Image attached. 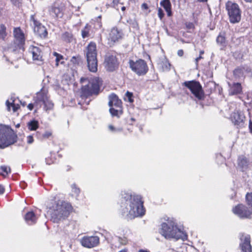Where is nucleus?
I'll return each instance as SVG.
<instances>
[{"mask_svg":"<svg viewBox=\"0 0 252 252\" xmlns=\"http://www.w3.org/2000/svg\"><path fill=\"white\" fill-rule=\"evenodd\" d=\"M177 54L179 56L182 57L183 56L184 51L183 50H179L178 51Z\"/></svg>","mask_w":252,"mask_h":252,"instance_id":"obj_47","label":"nucleus"},{"mask_svg":"<svg viewBox=\"0 0 252 252\" xmlns=\"http://www.w3.org/2000/svg\"><path fill=\"white\" fill-rule=\"evenodd\" d=\"M71 208L69 204L65 202L56 203L55 206H53V211L51 214V220L56 223L64 220L69 215Z\"/></svg>","mask_w":252,"mask_h":252,"instance_id":"obj_4","label":"nucleus"},{"mask_svg":"<svg viewBox=\"0 0 252 252\" xmlns=\"http://www.w3.org/2000/svg\"><path fill=\"white\" fill-rule=\"evenodd\" d=\"M50 12L52 14H54L57 18H62L63 15V7H53L51 8Z\"/></svg>","mask_w":252,"mask_h":252,"instance_id":"obj_25","label":"nucleus"},{"mask_svg":"<svg viewBox=\"0 0 252 252\" xmlns=\"http://www.w3.org/2000/svg\"><path fill=\"white\" fill-rule=\"evenodd\" d=\"M80 82L82 84L87 83L83 85L81 88L82 98H87L92 95H97L100 91V81L98 78H94L91 81L88 78L82 77L80 79Z\"/></svg>","mask_w":252,"mask_h":252,"instance_id":"obj_3","label":"nucleus"},{"mask_svg":"<svg viewBox=\"0 0 252 252\" xmlns=\"http://www.w3.org/2000/svg\"><path fill=\"white\" fill-rule=\"evenodd\" d=\"M200 2H206L207 0H198Z\"/></svg>","mask_w":252,"mask_h":252,"instance_id":"obj_60","label":"nucleus"},{"mask_svg":"<svg viewBox=\"0 0 252 252\" xmlns=\"http://www.w3.org/2000/svg\"><path fill=\"white\" fill-rule=\"evenodd\" d=\"M121 196V211L123 216L132 219L144 215L145 210L140 196L126 192H122Z\"/></svg>","mask_w":252,"mask_h":252,"instance_id":"obj_1","label":"nucleus"},{"mask_svg":"<svg viewBox=\"0 0 252 252\" xmlns=\"http://www.w3.org/2000/svg\"><path fill=\"white\" fill-rule=\"evenodd\" d=\"M109 128L110 130H111L112 131H114L115 129V127L112 125L109 126Z\"/></svg>","mask_w":252,"mask_h":252,"instance_id":"obj_54","label":"nucleus"},{"mask_svg":"<svg viewBox=\"0 0 252 252\" xmlns=\"http://www.w3.org/2000/svg\"><path fill=\"white\" fill-rule=\"evenodd\" d=\"M121 9L123 11H124L126 10V7L124 6H121Z\"/></svg>","mask_w":252,"mask_h":252,"instance_id":"obj_57","label":"nucleus"},{"mask_svg":"<svg viewBox=\"0 0 252 252\" xmlns=\"http://www.w3.org/2000/svg\"><path fill=\"white\" fill-rule=\"evenodd\" d=\"M20 103H21V105H23V106H25L26 105V102L25 101H24V102L20 101Z\"/></svg>","mask_w":252,"mask_h":252,"instance_id":"obj_56","label":"nucleus"},{"mask_svg":"<svg viewBox=\"0 0 252 252\" xmlns=\"http://www.w3.org/2000/svg\"><path fill=\"white\" fill-rule=\"evenodd\" d=\"M249 129L250 132L252 133V122H251V121H250L249 123Z\"/></svg>","mask_w":252,"mask_h":252,"instance_id":"obj_52","label":"nucleus"},{"mask_svg":"<svg viewBox=\"0 0 252 252\" xmlns=\"http://www.w3.org/2000/svg\"><path fill=\"white\" fill-rule=\"evenodd\" d=\"M6 105L7 106V109L8 111H10V107H12L13 111L14 112H16L18 109L19 108L18 106H16L14 103V101L10 103L8 100L6 101Z\"/></svg>","mask_w":252,"mask_h":252,"instance_id":"obj_29","label":"nucleus"},{"mask_svg":"<svg viewBox=\"0 0 252 252\" xmlns=\"http://www.w3.org/2000/svg\"><path fill=\"white\" fill-rule=\"evenodd\" d=\"M99 242V239L97 236H84L80 240L82 245L88 248L96 246Z\"/></svg>","mask_w":252,"mask_h":252,"instance_id":"obj_15","label":"nucleus"},{"mask_svg":"<svg viewBox=\"0 0 252 252\" xmlns=\"http://www.w3.org/2000/svg\"><path fill=\"white\" fill-rule=\"evenodd\" d=\"M141 7L143 9H147L148 8V5L145 3H144L142 4Z\"/></svg>","mask_w":252,"mask_h":252,"instance_id":"obj_49","label":"nucleus"},{"mask_svg":"<svg viewBox=\"0 0 252 252\" xmlns=\"http://www.w3.org/2000/svg\"><path fill=\"white\" fill-rule=\"evenodd\" d=\"M233 212L242 219L250 218L252 212L247 206L239 204L233 209Z\"/></svg>","mask_w":252,"mask_h":252,"instance_id":"obj_14","label":"nucleus"},{"mask_svg":"<svg viewBox=\"0 0 252 252\" xmlns=\"http://www.w3.org/2000/svg\"><path fill=\"white\" fill-rule=\"evenodd\" d=\"M28 126L30 130H35L38 127V121L33 120L28 123Z\"/></svg>","mask_w":252,"mask_h":252,"instance_id":"obj_27","label":"nucleus"},{"mask_svg":"<svg viewBox=\"0 0 252 252\" xmlns=\"http://www.w3.org/2000/svg\"><path fill=\"white\" fill-rule=\"evenodd\" d=\"M200 55L201 56V55L203 54L204 53V52L203 50H200L199 52Z\"/></svg>","mask_w":252,"mask_h":252,"instance_id":"obj_59","label":"nucleus"},{"mask_svg":"<svg viewBox=\"0 0 252 252\" xmlns=\"http://www.w3.org/2000/svg\"><path fill=\"white\" fill-rule=\"evenodd\" d=\"M0 169L3 172H5L6 174H8L11 171L10 168L6 166H1Z\"/></svg>","mask_w":252,"mask_h":252,"instance_id":"obj_40","label":"nucleus"},{"mask_svg":"<svg viewBox=\"0 0 252 252\" xmlns=\"http://www.w3.org/2000/svg\"><path fill=\"white\" fill-rule=\"evenodd\" d=\"M186 27L188 29H193L194 28V25L191 22H187L185 24Z\"/></svg>","mask_w":252,"mask_h":252,"instance_id":"obj_43","label":"nucleus"},{"mask_svg":"<svg viewBox=\"0 0 252 252\" xmlns=\"http://www.w3.org/2000/svg\"><path fill=\"white\" fill-rule=\"evenodd\" d=\"M216 41L218 44H220V45L224 46L226 44V40L224 34H222L220 33L217 37Z\"/></svg>","mask_w":252,"mask_h":252,"instance_id":"obj_28","label":"nucleus"},{"mask_svg":"<svg viewBox=\"0 0 252 252\" xmlns=\"http://www.w3.org/2000/svg\"><path fill=\"white\" fill-rule=\"evenodd\" d=\"M4 187L0 185V194H3L4 193Z\"/></svg>","mask_w":252,"mask_h":252,"instance_id":"obj_50","label":"nucleus"},{"mask_svg":"<svg viewBox=\"0 0 252 252\" xmlns=\"http://www.w3.org/2000/svg\"><path fill=\"white\" fill-rule=\"evenodd\" d=\"M63 63H64V62H63V61H62V62H61V63H62V64H63Z\"/></svg>","mask_w":252,"mask_h":252,"instance_id":"obj_63","label":"nucleus"},{"mask_svg":"<svg viewBox=\"0 0 252 252\" xmlns=\"http://www.w3.org/2000/svg\"><path fill=\"white\" fill-rule=\"evenodd\" d=\"M184 85L188 88L194 96L198 99H202L204 97V93L200 83L194 80L186 81Z\"/></svg>","mask_w":252,"mask_h":252,"instance_id":"obj_10","label":"nucleus"},{"mask_svg":"<svg viewBox=\"0 0 252 252\" xmlns=\"http://www.w3.org/2000/svg\"><path fill=\"white\" fill-rule=\"evenodd\" d=\"M37 219V217L33 212H29L25 216V220L29 224L35 223Z\"/></svg>","mask_w":252,"mask_h":252,"instance_id":"obj_22","label":"nucleus"},{"mask_svg":"<svg viewBox=\"0 0 252 252\" xmlns=\"http://www.w3.org/2000/svg\"><path fill=\"white\" fill-rule=\"evenodd\" d=\"M28 141L27 142L29 144H32L33 142V138L32 135H29L27 137Z\"/></svg>","mask_w":252,"mask_h":252,"instance_id":"obj_45","label":"nucleus"},{"mask_svg":"<svg viewBox=\"0 0 252 252\" xmlns=\"http://www.w3.org/2000/svg\"><path fill=\"white\" fill-rule=\"evenodd\" d=\"M119 252H127L126 250L124 249V250H123L120 251Z\"/></svg>","mask_w":252,"mask_h":252,"instance_id":"obj_61","label":"nucleus"},{"mask_svg":"<svg viewBox=\"0 0 252 252\" xmlns=\"http://www.w3.org/2000/svg\"><path fill=\"white\" fill-rule=\"evenodd\" d=\"M158 66L162 71H167L170 69L171 64L167 59L164 58L158 63Z\"/></svg>","mask_w":252,"mask_h":252,"instance_id":"obj_26","label":"nucleus"},{"mask_svg":"<svg viewBox=\"0 0 252 252\" xmlns=\"http://www.w3.org/2000/svg\"><path fill=\"white\" fill-rule=\"evenodd\" d=\"M17 135L11 129L0 126V149H4L16 142Z\"/></svg>","mask_w":252,"mask_h":252,"instance_id":"obj_6","label":"nucleus"},{"mask_svg":"<svg viewBox=\"0 0 252 252\" xmlns=\"http://www.w3.org/2000/svg\"><path fill=\"white\" fill-rule=\"evenodd\" d=\"M249 160L244 156H240L238 158V168L241 171H245L248 169L249 167Z\"/></svg>","mask_w":252,"mask_h":252,"instance_id":"obj_16","label":"nucleus"},{"mask_svg":"<svg viewBox=\"0 0 252 252\" xmlns=\"http://www.w3.org/2000/svg\"><path fill=\"white\" fill-rule=\"evenodd\" d=\"M15 39L12 51L13 53L19 52L24 50L23 46L25 44L24 34L20 28H15L13 32Z\"/></svg>","mask_w":252,"mask_h":252,"instance_id":"obj_7","label":"nucleus"},{"mask_svg":"<svg viewBox=\"0 0 252 252\" xmlns=\"http://www.w3.org/2000/svg\"><path fill=\"white\" fill-rule=\"evenodd\" d=\"M43 103L46 111L52 109L54 106L53 103L48 98Z\"/></svg>","mask_w":252,"mask_h":252,"instance_id":"obj_32","label":"nucleus"},{"mask_svg":"<svg viewBox=\"0 0 252 252\" xmlns=\"http://www.w3.org/2000/svg\"><path fill=\"white\" fill-rule=\"evenodd\" d=\"M29 52L32 55V59L34 61L42 60V52L39 47L31 45L29 48Z\"/></svg>","mask_w":252,"mask_h":252,"instance_id":"obj_17","label":"nucleus"},{"mask_svg":"<svg viewBox=\"0 0 252 252\" xmlns=\"http://www.w3.org/2000/svg\"><path fill=\"white\" fill-rule=\"evenodd\" d=\"M106 69L108 71H113L118 67V62L116 57L111 54H107L104 63Z\"/></svg>","mask_w":252,"mask_h":252,"instance_id":"obj_13","label":"nucleus"},{"mask_svg":"<svg viewBox=\"0 0 252 252\" xmlns=\"http://www.w3.org/2000/svg\"><path fill=\"white\" fill-rule=\"evenodd\" d=\"M53 55L56 57V64L57 66L59 65V62L63 59V56L57 52H54Z\"/></svg>","mask_w":252,"mask_h":252,"instance_id":"obj_35","label":"nucleus"},{"mask_svg":"<svg viewBox=\"0 0 252 252\" xmlns=\"http://www.w3.org/2000/svg\"><path fill=\"white\" fill-rule=\"evenodd\" d=\"M160 5L165 9L168 16L170 17L172 15L171 4L169 0H162L160 2Z\"/></svg>","mask_w":252,"mask_h":252,"instance_id":"obj_24","label":"nucleus"},{"mask_svg":"<svg viewBox=\"0 0 252 252\" xmlns=\"http://www.w3.org/2000/svg\"><path fill=\"white\" fill-rule=\"evenodd\" d=\"M45 161L46 164L48 165H50L53 162V160L50 158H46Z\"/></svg>","mask_w":252,"mask_h":252,"instance_id":"obj_46","label":"nucleus"},{"mask_svg":"<svg viewBox=\"0 0 252 252\" xmlns=\"http://www.w3.org/2000/svg\"><path fill=\"white\" fill-rule=\"evenodd\" d=\"M26 186V185L25 182H23L20 184V186L23 189H24L25 188Z\"/></svg>","mask_w":252,"mask_h":252,"instance_id":"obj_53","label":"nucleus"},{"mask_svg":"<svg viewBox=\"0 0 252 252\" xmlns=\"http://www.w3.org/2000/svg\"><path fill=\"white\" fill-rule=\"evenodd\" d=\"M52 134V133L50 131H46L43 134V137L44 138H48Z\"/></svg>","mask_w":252,"mask_h":252,"instance_id":"obj_44","label":"nucleus"},{"mask_svg":"<svg viewBox=\"0 0 252 252\" xmlns=\"http://www.w3.org/2000/svg\"><path fill=\"white\" fill-rule=\"evenodd\" d=\"M48 98L46 94L43 93H38L37 94L36 100L43 103Z\"/></svg>","mask_w":252,"mask_h":252,"instance_id":"obj_33","label":"nucleus"},{"mask_svg":"<svg viewBox=\"0 0 252 252\" xmlns=\"http://www.w3.org/2000/svg\"><path fill=\"white\" fill-rule=\"evenodd\" d=\"M31 25L33 27L34 33L41 38H46L48 35V32L45 27L43 26L34 17V15L30 17Z\"/></svg>","mask_w":252,"mask_h":252,"instance_id":"obj_11","label":"nucleus"},{"mask_svg":"<svg viewBox=\"0 0 252 252\" xmlns=\"http://www.w3.org/2000/svg\"><path fill=\"white\" fill-rule=\"evenodd\" d=\"M246 198L248 204L252 207V193H248L246 194Z\"/></svg>","mask_w":252,"mask_h":252,"instance_id":"obj_38","label":"nucleus"},{"mask_svg":"<svg viewBox=\"0 0 252 252\" xmlns=\"http://www.w3.org/2000/svg\"><path fill=\"white\" fill-rule=\"evenodd\" d=\"M242 88L240 83H236L233 84L230 87L229 94L231 95L239 94L242 92Z\"/></svg>","mask_w":252,"mask_h":252,"instance_id":"obj_23","label":"nucleus"},{"mask_svg":"<svg viewBox=\"0 0 252 252\" xmlns=\"http://www.w3.org/2000/svg\"><path fill=\"white\" fill-rule=\"evenodd\" d=\"M28 108H29V110H32L33 108V104H32V103H30L28 105Z\"/></svg>","mask_w":252,"mask_h":252,"instance_id":"obj_51","label":"nucleus"},{"mask_svg":"<svg viewBox=\"0 0 252 252\" xmlns=\"http://www.w3.org/2000/svg\"><path fill=\"white\" fill-rule=\"evenodd\" d=\"M62 38L64 41L70 42L72 38V34L68 32H65L63 34Z\"/></svg>","mask_w":252,"mask_h":252,"instance_id":"obj_31","label":"nucleus"},{"mask_svg":"<svg viewBox=\"0 0 252 252\" xmlns=\"http://www.w3.org/2000/svg\"><path fill=\"white\" fill-rule=\"evenodd\" d=\"M138 252H149L146 250H139Z\"/></svg>","mask_w":252,"mask_h":252,"instance_id":"obj_58","label":"nucleus"},{"mask_svg":"<svg viewBox=\"0 0 252 252\" xmlns=\"http://www.w3.org/2000/svg\"><path fill=\"white\" fill-rule=\"evenodd\" d=\"M82 36L83 38H85L89 36V30L88 25L82 30Z\"/></svg>","mask_w":252,"mask_h":252,"instance_id":"obj_36","label":"nucleus"},{"mask_svg":"<svg viewBox=\"0 0 252 252\" xmlns=\"http://www.w3.org/2000/svg\"><path fill=\"white\" fill-rule=\"evenodd\" d=\"M122 37V33L118 31L117 28L112 29L109 36V39L113 42H115Z\"/></svg>","mask_w":252,"mask_h":252,"instance_id":"obj_21","label":"nucleus"},{"mask_svg":"<svg viewBox=\"0 0 252 252\" xmlns=\"http://www.w3.org/2000/svg\"><path fill=\"white\" fill-rule=\"evenodd\" d=\"M231 121L235 125L240 126L244 123V116L239 112H235L231 114Z\"/></svg>","mask_w":252,"mask_h":252,"instance_id":"obj_19","label":"nucleus"},{"mask_svg":"<svg viewBox=\"0 0 252 252\" xmlns=\"http://www.w3.org/2000/svg\"><path fill=\"white\" fill-rule=\"evenodd\" d=\"M202 58H203L202 57V56H201V55H200L198 57H197V58H196L195 59V63H196V65H198V61H199L200 59H202Z\"/></svg>","mask_w":252,"mask_h":252,"instance_id":"obj_48","label":"nucleus"},{"mask_svg":"<svg viewBox=\"0 0 252 252\" xmlns=\"http://www.w3.org/2000/svg\"><path fill=\"white\" fill-rule=\"evenodd\" d=\"M160 234L166 239H184L186 235L178 228L174 221L168 219L166 222L162 223L160 230Z\"/></svg>","mask_w":252,"mask_h":252,"instance_id":"obj_2","label":"nucleus"},{"mask_svg":"<svg viewBox=\"0 0 252 252\" xmlns=\"http://www.w3.org/2000/svg\"><path fill=\"white\" fill-rule=\"evenodd\" d=\"M129 64L131 70L139 76L145 75L149 70L146 62L142 59L135 62L130 60Z\"/></svg>","mask_w":252,"mask_h":252,"instance_id":"obj_8","label":"nucleus"},{"mask_svg":"<svg viewBox=\"0 0 252 252\" xmlns=\"http://www.w3.org/2000/svg\"><path fill=\"white\" fill-rule=\"evenodd\" d=\"M249 71H250V69L249 68L245 67L244 66H239L234 70L233 76L236 80H238L244 77V73L245 72Z\"/></svg>","mask_w":252,"mask_h":252,"instance_id":"obj_20","label":"nucleus"},{"mask_svg":"<svg viewBox=\"0 0 252 252\" xmlns=\"http://www.w3.org/2000/svg\"><path fill=\"white\" fill-rule=\"evenodd\" d=\"M239 239L240 240L239 247L241 252H252L251 237L250 235L241 233L239 234Z\"/></svg>","mask_w":252,"mask_h":252,"instance_id":"obj_12","label":"nucleus"},{"mask_svg":"<svg viewBox=\"0 0 252 252\" xmlns=\"http://www.w3.org/2000/svg\"><path fill=\"white\" fill-rule=\"evenodd\" d=\"M86 56L89 70L92 72L97 70L96 47L95 43L91 42L87 46Z\"/></svg>","mask_w":252,"mask_h":252,"instance_id":"obj_5","label":"nucleus"},{"mask_svg":"<svg viewBox=\"0 0 252 252\" xmlns=\"http://www.w3.org/2000/svg\"><path fill=\"white\" fill-rule=\"evenodd\" d=\"M226 7L230 22L232 23H238L241 20V12L238 4L229 1L226 4Z\"/></svg>","mask_w":252,"mask_h":252,"instance_id":"obj_9","label":"nucleus"},{"mask_svg":"<svg viewBox=\"0 0 252 252\" xmlns=\"http://www.w3.org/2000/svg\"><path fill=\"white\" fill-rule=\"evenodd\" d=\"M98 18H101V16H99L98 17Z\"/></svg>","mask_w":252,"mask_h":252,"instance_id":"obj_64","label":"nucleus"},{"mask_svg":"<svg viewBox=\"0 0 252 252\" xmlns=\"http://www.w3.org/2000/svg\"><path fill=\"white\" fill-rule=\"evenodd\" d=\"M72 192H73L76 195H78V194L80 192L79 189L77 188L76 187L75 185H72Z\"/></svg>","mask_w":252,"mask_h":252,"instance_id":"obj_42","label":"nucleus"},{"mask_svg":"<svg viewBox=\"0 0 252 252\" xmlns=\"http://www.w3.org/2000/svg\"><path fill=\"white\" fill-rule=\"evenodd\" d=\"M6 36V27L4 25L1 24L0 25V39H4Z\"/></svg>","mask_w":252,"mask_h":252,"instance_id":"obj_30","label":"nucleus"},{"mask_svg":"<svg viewBox=\"0 0 252 252\" xmlns=\"http://www.w3.org/2000/svg\"><path fill=\"white\" fill-rule=\"evenodd\" d=\"M126 96L127 97L128 101L129 102L132 103L133 102V99L132 98L133 94L132 93H130L127 91L126 94Z\"/></svg>","mask_w":252,"mask_h":252,"instance_id":"obj_39","label":"nucleus"},{"mask_svg":"<svg viewBox=\"0 0 252 252\" xmlns=\"http://www.w3.org/2000/svg\"><path fill=\"white\" fill-rule=\"evenodd\" d=\"M108 105L111 107L115 106L121 109L122 108V101L119 99L118 96L115 94H111L109 95Z\"/></svg>","mask_w":252,"mask_h":252,"instance_id":"obj_18","label":"nucleus"},{"mask_svg":"<svg viewBox=\"0 0 252 252\" xmlns=\"http://www.w3.org/2000/svg\"><path fill=\"white\" fill-rule=\"evenodd\" d=\"M246 2H251L252 0H244Z\"/></svg>","mask_w":252,"mask_h":252,"instance_id":"obj_62","label":"nucleus"},{"mask_svg":"<svg viewBox=\"0 0 252 252\" xmlns=\"http://www.w3.org/2000/svg\"><path fill=\"white\" fill-rule=\"evenodd\" d=\"M11 1L13 2V4L15 5H16L18 2V0H11Z\"/></svg>","mask_w":252,"mask_h":252,"instance_id":"obj_55","label":"nucleus"},{"mask_svg":"<svg viewBox=\"0 0 252 252\" xmlns=\"http://www.w3.org/2000/svg\"><path fill=\"white\" fill-rule=\"evenodd\" d=\"M109 112L111 115L114 116H117L119 117V112H120L121 113H122L121 111L118 110V109H115L114 108H112V107H110L109 109Z\"/></svg>","mask_w":252,"mask_h":252,"instance_id":"obj_34","label":"nucleus"},{"mask_svg":"<svg viewBox=\"0 0 252 252\" xmlns=\"http://www.w3.org/2000/svg\"><path fill=\"white\" fill-rule=\"evenodd\" d=\"M118 241L120 243L121 245H126L127 242V240L126 237H116Z\"/></svg>","mask_w":252,"mask_h":252,"instance_id":"obj_37","label":"nucleus"},{"mask_svg":"<svg viewBox=\"0 0 252 252\" xmlns=\"http://www.w3.org/2000/svg\"><path fill=\"white\" fill-rule=\"evenodd\" d=\"M158 16L160 20H162L163 17H164V14L161 8H158Z\"/></svg>","mask_w":252,"mask_h":252,"instance_id":"obj_41","label":"nucleus"}]
</instances>
